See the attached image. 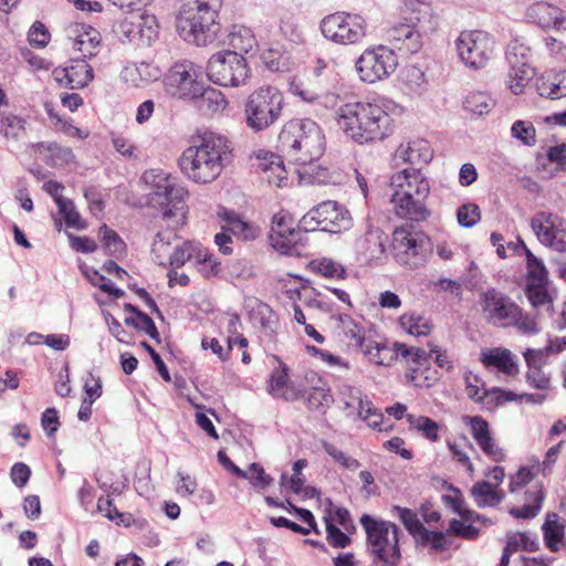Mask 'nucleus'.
I'll return each mask as SVG.
<instances>
[{"label":"nucleus","mask_w":566,"mask_h":566,"mask_svg":"<svg viewBox=\"0 0 566 566\" xmlns=\"http://www.w3.org/2000/svg\"><path fill=\"white\" fill-rule=\"evenodd\" d=\"M395 107L388 99L347 103L336 111V122L344 134L359 145L381 142L394 133L390 112Z\"/></svg>","instance_id":"1"},{"label":"nucleus","mask_w":566,"mask_h":566,"mask_svg":"<svg viewBox=\"0 0 566 566\" xmlns=\"http://www.w3.org/2000/svg\"><path fill=\"white\" fill-rule=\"evenodd\" d=\"M232 143L224 135L206 133L199 144L186 148L178 158L181 174L197 185L216 181L232 159Z\"/></svg>","instance_id":"2"},{"label":"nucleus","mask_w":566,"mask_h":566,"mask_svg":"<svg viewBox=\"0 0 566 566\" xmlns=\"http://www.w3.org/2000/svg\"><path fill=\"white\" fill-rule=\"evenodd\" d=\"M390 202L395 213L406 220L423 221L430 216L427 199L430 193L428 178L418 168H407L391 177Z\"/></svg>","instance_id":"3"},{"label":"nucleus","mask_w":566,"mask_h":566,"mask_svg":"<svg viewBox=\"0 0 566 566\" xmlns=\"http://www.w3.org/2000/svg\"><path fill=\"white\" fill-rule=\"evenodd\" d=\"M142 180L147 188L148 202L163 211V221L174 229L181 228L186 222V188L161 169L146 170Z\"/></svg>","instance_id":"4"},{"label":"nucleus","mask_w":566,"mask_h":566,"mask_svg":"<svg viewBox=\"0 0 566 566\" xmlns=\"http://www.w3.org/2000/svg\"><path fill=\"white\" fill-rule=\"evenodd\" d=\"M279 143L289 160L301 166L318 159L325 150L322 128L307 118L287 122L279 135Z\"/></svg>","instance_id":"5"},{"label":"nucleus","mask_w":566,"mask_h":566,"mask_svg":"<svg viewBox=\"0 0 566 566\" xmlns=\"http://www.w3.org/2000/svg\"><path fill=\"white\" fill-rule=\"evenodd\" d=\"M218 12L207 0H186L177 18V30L185 41L206 46L220 31Z\"/></svg>","instance_id":"6"},{"label":"nucleus","mask_w":566,"mask_h":566,"mask_svg":"<svg viewBox=\"0 0 566 566\" xmlns=\"http://www.w3.org/2000/svg\"><path fill=\"white\" fill-rule=\"evenodd\" d=\"M283 105V94L275 86L263 85L255 88L244 103L247 126L255 133L265 130L279 120Z\"/></svg>","instance_id":"7"},{"label":"nucleus","mask_w":566,"mask_h":566,"mask_svg":"<svg viewBox=\"0 0 566 566\" xmlns=\"http://www.w3.org/2000/svg\"><path fill=\"white\" fill-rule=\"evenodd\" d=\"M367 535L370 552L385 566H397L401 559L399 549V527L389 521L376 520L368 514L360 517Z\"/></svg>","instance_id":"8"},{"label":"nucleus","mask_w":566,"mask_h":566,"mask_svg":"<svg viewBox=\"0 0 566 566\" xmlns=\"http://www.w3.org/2000/svg\"><path fill=\"white\" fill-rule=\"evenodd\" d=\"M164 92L176 99L195 101L205 93L202 70L189 60L170 65L163 76Z\"/></svg>","instance_id":"9"},{"label":"nucleus","mask_w":566,"mask_h":566,"mask_svg":"<svg viewBox=\"0 0 566 566\" xmlns=\"http://www.w3.org/2000/svg\"><path fill=\"white\" fill-rule=\"evenodd\" d=\"M391 254L397 263L417 269L427 261L430 251L429 238L412 227H399L392 232Z\"/></svg>","instance_id":"10"},{"label":"nucleus","mask_w":566,"mask_h":566,"mask_svg":"<svg viewBox=\"0 0 566 566\" xmlns=\"http://www.w3.org/2000/svg\"><path fill=\"white\" fill-rule=\"evenodd\" d=\"M249 74L247 60L235 51L217 52L208 61L207 76L220 86L238 87L244 85Z\"/></svg>","instance_id":"11"},{"label":"nucleus","mask_w":566,"mask_h":566,"mask_svg":"<svg viewBox=\"0 0 566 566\" xmlns=\"http://www.w3.org/2000/svg\"><path fill=\"white\" fill-rule=\"evenodd\" d=\"M319 29L328 41L352 45L363 42L367 33V22L359 14L336 12L325 17Z\"/></svg>","instance_id":"12"},{"label":"nucleus","mask_w":566,"mask_h":566,"mask_svg":"<svg viewBox=\"0 0 566 566\" xmlns=\"http://www.w3.org/2000/svg\"><path fill=\"white\" fill-rule=\"evenodd\" d=\"M398 66L394 50L385 45L367 48L355 62L356 73L361 82L374 84L389 77Z\"/></svg>","instance_id":"13"},{"label":"nucleus","mask_w":566,"mask_h":566,"mask_svg":"<svg viewBox=\"0 0 566 566\" xmlns=\"http://www.w3.org/2000/svg\"><path fill=\"white\" fill-rule=\"evenodd\" d=\"M306 231L319 229L322 231L339 233L350 229L353 224L349 211L337 201L326 200L312 208L301 219Z\"/></svg>","instance_id":"14"},{"label":"nucleus","mask_w":566,"mask_h":566,"mask_svg":"<svg viewBox=\"0 0 566 566\" xmlns=\"http://www.w3.org/2000/svg\"><path fill=\"white\" fill-rule=\"evenodd\" d=\"M455 45L463 64L478 70L484 67L492 59L495 41L484 31H464L457 39Z\"/></svg>","instance_id":"15"},{"label":"nucleus","mask_w":566,"mask_h":566,"mask_svg":"<svg viewBox=\"0 0 566 566\" xmlns=\"http://www.w3.org/2000/svg\"><path fill=\"white\" fill-rule=\"evenodd\" d=\"M531 228L543 245L566 252V224L558 214L538 211L531 219Z\"/></svg>","instance_id":"16"},{"label":"nucleus","mask_w":566,"mask_h":566,"mask_svg":"<svg viewBox=\"0 0 566 566\" xmlns=\"http://www.w3.org/2000/svg\"><path fill=\"white\" fill-rule=\"evenodd\" d=\"M481 310L484 318L492 325L509 327L518 314V306L507 296L494 289L488 290L481 296Z\"/></svg>","instance_id":"17"},{"label":"nucleus","mask_w":566,"mask_h":566,"mask_svg":"<svg viewBox=\"0 0 566 566\" xmlns=\"http://www.w3.org/2000/svg\"><path fill=\"white\" fill-rule=\"evenodd\" d=\"M525 21L543 30L566 31V13L564 10L546 1L531 3L524 13Z\"/></svg>","instance_id":"18"},{"label":"nucleus","mask_w":566,"mask_h":566,"mask_svg":"<svg viewBox=\"0 0 566 566\" xmlns=\"http://www.w3.org/2000/svg\"><path fill=\"white\" fill-rule=\"evenodd\" d=\"M363 354L376 365H390L391 361L398 357L409 358L417 356L419 359L424 358V350L407 347L405 344H395V349L389 348L386 344L368 340L366 347H363Z\"/></svg>","instance_id":"19"},{"label":"nucleus","mask_w":566,"mask_h":566,"mask_svg":"<svg viewBox=\"0 0 566 566\" xmlns=\"http://www.w3.org/2000/svg\"><path fill=\"white\" fill-rule=\"evenodd\" d=\"M53 77L61 86L76 90L87 86L94 78V72L86 60L76 59L65 67H56Z\"/></svg>","instance_id":"20"},{"label":"nucleus","mask_w":566,"mask_h":566,"mask_svg":"<svg viewBox=\"0 0 566 566\" xmlns=\"http://www.w3.org/2000/svg\"><path fill=\"white\" fill-rule=\"evenodd\" d=\"M301 232L295 229L293 220L282 213L274 214L270 230L272 247L281 253L287 254L300 240Z\"/></svg>","instance_id":"21"},{"label":"nucleus","mask_w":566,"mask_h":566,"mask_svg":"<svg viewBox=\"0 0 566 566\" xmlns=\"http://www.w3.org/2000/svg\"><path fill=\"white\" fill-rule=\"evenodd\" d=\"M334 321L335 333L339 340L346 343L348 347L359 349L363 353V347H366V344L370 340L366 336V328L346 314L338 315Z\"/></svg>","instance_id":"22"},{"label":"nucleus","mask_w":566,"mask_h":566,"mask_svg":"<svg viewBox=\"0 0 566 566\" xmlns=\"http://www.w3.org/2000/svg\"><path fill=\"white\" fill-rule=\"evenodd\" d=\"M255 167L261 171L262 179L269 184L281 187L287 179L281 156L266 150H259L255 155Z\"/></svg>","instance_id":"23"},{"label":"nucleus","mask_w":566,"mask_h":566,"mask_svg":"<svg viewBox=\"0 0 566 566\" xmlns=\"http://www.w3.org/2000/svg\"><path fill=\"white\" fill-rule=\"evenodd\" d=\"M395 158L412 166H421L432 159V149L427 140L417 138L400 144L396 149Z\"/></svg>","instance_id":"24"},{"label":"nucleus","mask_w":566,"mask_h":566,"mask_svg":"<svg viewBox=\"0 0 566 566\" xmlns=\"http://www.w3.org/2000/svg\"><path fill=\"white\" fill-rule=\"evenodd\" d=\"M167 227L166 230L159 231L156 233L153 243H151V259L155 263H157L160 266L167 268L172 249H174V241L177 240V231L180 228L174 229L171 226H168L166 222H164Z\"/></svg>","instance_id":"25"},{"label":"nucleus","mask_w":566,"mask_h":566,"mask_svg":"<svg viewBox=\"0 0 566 566\" xmlns=\"http://www.w3.org/2000/svg\"><path fill=\"white\" fill-rule=\"evenodd\" d=\"M480 359L485 367L496 368L507 376H514L518 373L513 354L506 348L495 347L482 350Z\"/></svg>","instance_id":"26"},{"label":"nucleus","mask_w":566,"mask_h":566,"mask_svg":"<svg viewBox=\"0 0 566 566\" xmlns=\"http://www.w3.org/2000/svg\"><path fill=\"white\" fill-rule=\"evenodd\" d=\"M541 96L558 99L566 96V71H546L537 82Z\"/></svg>","instance_id":"27"},{"label":"nucleus","mask_w":566,"mask_h":566,"mask_svg":"<svg viewBox=\"0 0 566 566\" xmlns=\"http://www.w3.org/2000/svg\"><path fill=\"white\" fill-rule=\"evenodd\" d=\"M545 493L542 484H535L525 492V503L521 507H512L509 513L515 518H533L541 509Z\"/></svg>","instance_id":"28"},{"label":"nucleus","mask_w":566,"mask_h":566,"mask_svg":"<svg viewBox=\"0 0 566 566\" xmlns=\"http://www.w3.org/2000/svg\"><path fill=\"white\" fill-rule=\"evenodd\" d=\"M269 392L273 397L293 401L298 398V390L290 381L286 367L275 368L269 381Z\"/></svg>","instance_id":"29"},{"label":"nucleus","mask_w":566,"mask_h":566,"mask_svg":"<svg viewBox=\"0 0 566 566\" xmlns=\"http://www.w3.org/2000/svg\"><path fill=\"white\" fill-rule=\"evenodd\" d=\"M355 247L365 260L379 258L385 251L382 232L379 229H369L356 241Z\"/></svg>","instance_id":"30"},{"label":"nucleus","mask_w":566,"mask_h":566,"mask_svg":"<svg viewBox=\"0 0 566 566\" xmlns=\"http://www.w3.org/2000/svg\"><path fill=\"white\" fill-rule=\"evenodd\" d=\"M471 495L478 507H493L504 500L502 490L495 489L491 482L481 481L473 484Z\"/></svg>","instance_id":"31"},{"label":"nucleus","mask_w":566,"mask_h":566,"mask_svg":"<svg viewBox=\"0 0 566 566\" xmlns=\"http://www.w3.org/2000/svg\"><path fill=\"white\" fill-rule=\"evenodd\" d=\"M81 30L73 42V48L82 53L84 60L93 57L101 46V33L92 27L82 25Z\"/></svg>","instance_id":"32"},{"label":"nucleus","mask_w":566,"mask_h":566,"mask_svg":"<svg viewBox=\"0 0 566 566\" xmlns=\"http://www.w3.org/2000/svg\"><path fill=\"white\" fill-rule=\"evenodd\" d=\"M201 249L202 244L196 241H184L181 244H175L167 266L179 269L187 261H196L203 256Z\"/></svg>","instance_id":"33"},{"label":"nucleus","mask_w":566,"mask_h":566,"mask_svg":"<svg viewBox=\"0 0 566 566\" xmlns=\"http://www.w3.org/2000/svg\"><path fill=\"white\" fill-rule=\"evenodd\" d=\"M399 325L407 334L416 337L428 336L432 329L431 321L415 311L402 314L399 317Z\"/></svg>","instance_id":"34"},{"label":"nucleus","mask_w":566,"mask_h":566,"mask_svg":"<svg viewBox=\"0 0 566 566\" xmlns=\"http://www.w3.org/2000/svg\"><path fill=\"white\" fill-rule=\"evenodd\" d=\"M228 44L241 55L249 53L256 45L255 36L251 29L235 24L228 34Z\"/></svg>","instance_id":"35"},{"label":"nucleus","mask_w":566,"mask_h":566,"mask_svg":"<svg viewBox=\"0 0 566 566\" xmlns=\"http://www.w3.org/2000/svg\"><path fill=\"white\" fill-rule=\"evenodd\" d=\"M411 361L416 366H410V371L407 374L408 380L417 387H431L438 377L436 371L424 368L428 363L427 353L424 352V358L420 359L417 356H411Z\"/></svg>","instance_id":"36"},{"label":"nucleus","mask_w":566,"mask_h":566,"mask_svg":"<svg viewBox=\"0 0 566 566\" xmlns=\"http://www.w3.org/2000/svg\"><path fill=\"white\" fill-rule=\"evenodd\" d=\"M535 75L534 69L526 62L521 65H511L507 73L506 84L514 94H521Z\"/></svg>","instance_id":"37"},{"label":"nucleus","mask_w":566,"mask_h":566,"mask_svg":"<svg viewBox=\"0 0 566 566\" xmlns=\"http://www.w3.org/2000/svg\"><path fill=\"white\" fill-rule=\"evenodd\" d=\"M125 311H129L134 313V316H129L125 318V324L127 326H133L137 331L145 332L156 342H159V333L154 321L145 313L139 311L137 307L132 304L125 305Z\"/></svg>","instance_id":"38"},{"label":"nucleus","mask_w":566,"mask_h":566,"mask_svg":"<svg viewBox=\"0 0 566 566\" xmlns=\"http://www.w3.org/2000/svg\"><path fill=\"white\" fill-rule=\"evenodd\" d=\"M228 230L243 241L254 240L259 234V228L251 222L243 220L235 212L226 214Z\"/></svg>","instance_id":"39"},{"label":"nucleus","mask_w":566,"mask_h":566,"mask_svg":"<svg viewBox=\"0 0 566 566\" xmlns=\"http://www.w3.org/2000/svg\"><path fill=\"white\" fill-rule=\"evenodd\" d=\"M544 539L552 552H558L564 537V525L558 523V515L547 514L543 524Z\"/></svg>","instance_id":"40"},{"label":"nucleus","mask_w":566,"mask_h":566,"mask_svg":"<svg viewBox=\"0 0 566 566\" xmlns=\"http://www.w3.org/2000/svg\"><path fill=\"white\" fill-rule=\"evenodd\" d=\"M516 399L517 394L513 391L492 388L491 390H483L475 402L480 403L482 409L491 411L506 401H514Z\"/></svg>","instance_id":"41"},{"label":"nucleus","mask_w":566,"mask_h":566,"mask_svg":"<svg viewBox=\"0 0 566 566\" xmlns=\"http://www.w3.org/2000/svg\"><path fill=\"white\" fill-rule=\"evenodd\" d=\"M521 244L526 255L527 283H548V272L543 260L535 256L524 241H521Z\"/></svg>","instance_id":"42"},{"label":"nucleus","mask_w":566,"mask_h":566,"mask_svg":"<svg viewBox=\"0 0 566 566\" xmlns=\"http://www.w3.org/2000/svg\"><path fill=\"white\" fill-rule=\"evenodd\" d=\"M493 106L494 102L491 96L483 92L470 93L463 102V107L467 112L479 116L488 114Z\"/></svg>","instance_id":"43"},{"label":"nucleus","mask_w":566,"mask_h":566,"mask_svg":"<svg viewBox=\"0 0 566 566\" xmlns=\"http://www.w3.org/2000/svg\"><path fill=\"white\" fill-rule=\"evenodd\" d=\"M527 297L534 307L552 310L553 298L548 292V283H527Z\"/></svg>","instance_id":"44"},{"label":"nucleus","mask_w":566,"mask_h":566,"mask_svg":"<svg viewBox=\"0 0 566 566\" xmlns=\"http://www.w3.org/2000/svg\"><path fill=\"white\" fill-rule=\"evenodd\" d=\"M410 428L418 430L427 439L437 441L439 439V424L423 416L406 415Z\"/></svg>","instance_id":"45"},{"label":"nucleus","mask_w":566,"mask_h":566,"mask_svg":"<svg viewBox=\"0 0 566 566\" xmlns=\"http://www.w3.org/2000/svg\"><path fill=\"white\" fill-rule=\"evenodd\" d=\"M307 467V461L305 459H300L293 464V475L289 479L287 484L289 489L296 493L301 494L304 492L305 495L313 496L316 492L313 488H305V476L302 471Z\"/></svg>","instance_id":"46"},{"label":"nucleus","mask_w":566,"mask_h":566,"mask_svg":"<svg viewBox=\"0 0 566 566\" xmlns=\"http://www.w3.org/2000/svg\"><path fill=\"white\" fill-rule=\"evenodd\" d=\"M105 251L111 255H120L125 252L126 244L122 238L106 224L99 228L98 232Z\"/></svg>","instance_id":"47"},{"label":"nucleus","mask_w":566,"mask_h":566,"mask_svg":"<svg viewBox=\"0 0 566 566\" xmlns=\"http://www.w3.org/2000/svg\"><path fill=\"white\" fill-rule=\"evenodd\" d=\"M312 266L315 272H317L318 274H321L325 277H331V279H344L345 277V273H346L345 268L340 263H338L332 259L323 258L319 260H315L312 262Z\"/></svg>","instance_id":"48"},{"label":"nucleus","mask_w":566,"mask_h":566,"mask_svg":"<svg viewBox=\"0 0 566 566\" xmlns=\"http://www.w3.org/2000/svg\"><path fill=\"white\" fill-rule=\"evenodd\" d=\"M138 28L139 41L142 44L149 45L157 36V20L153 14H142L136 22Z\"/></svg>","instance_id":"49"},{"label":"nucleus","mask_w":566,"mask_h":566,"mask_svg":"<svg viewBox=\"0 0 566 566\" xmlns=\"http://www.w3.org/2000/svg\"><path fill=\"white\" fill-rule=\"evenodd\" d=\"M506 57L510 65H521L522 62L528 63L531 57V48L522 39H514L507 46Z\"/></svg>","instance_id":"50"},{"label":"nucleus","mask_w":566,"mask_h":566,"mask_svg":"<svg viewBox=\"0 0 566 566\" xmlns=\"http://www.w3.org/2000/svg\"><path fill=\"white\" fill-rule=\"evenodd\" d=\"M200 97L202 98L203 106L213 114L222 113L229 104L223 93L216 88H207L205 86V93Z\"/></svg>","instance_id":"51"},{"label":"nucleus","mask_w":566,"mask_h":566,"mask_svg":"<svg viewBox=\"0 0 566 566\" xmlns=\"http://www.w3.org/2000/svg\"><path fill=\"white\" fill-rule=\"evenodd\" d=\"M201 253L203 256L198 258L195 261L198 272L203 277H207V279L217 276L221 272V263L218 261V259L213 254H211L203 247L201 249Z\"/></svg>","instance_id":"52"},{"label":"nucleus","mask_w":566,"mask_h":566,"mask_svg":"<svg viewBox=\"0 0 566 566\" xmlns=\"http://www.w3.org/2000/svg\"><path fill=\"white\" fill-rule=\"evenodd\" d=\"M476 444L483 453L494 462H502L505 459V451L499 446L492 432L478 439Z\"/></svg>","instance_id":"53"},{"label":"nucleus","mask_w":566,"mask_h":566,"mask_svg":"<svg viewBox=\"0 0 566 566\" xmlns=\"http://www.w3.org/2000/svg\"><path fill=\"white\" fill-rule=\"evenodd\" d=\"M24 130V120L15 115L8 114L0 118V134L6 138L18 139Z\"/></svg>","instance_id":"54"},{"label":"nucleus","mask_w":566,"mask_h":566,"mask_svg":"<svg viewBox=\"0 0 566 566\" xmlns=\"http://www.w3.org/2000/svg\"><path fill=\"white\" fill-rule=\"evenodd\" d=\"M57 207L59 213L62 216L67 227L75 229H84L86 227L72 200L66 198L61 201Z\"/></svg>","instance_id":"55"},{"label":"nucleus","mask_w":566,"mask_h":566,"mask_svg":"<svg viewBox=\"0 0 566 566\" xmlns=\"http://www.w3.org/2000/svg\"><path fill=\"white\" fill-rule=\"evenodd\" d=\"M417 541L421 545H429L434 552L444 551L449 547L444 533L430 531L426 527L418 535Z\"/></svg>","instance_id":"56"},{"label":"nucleus","mask_w":566,"mask_h":566,"mask_svg":"<svg viewBox=\"0 0 566 566\" xmlns=\"http://www.w3.org/2000/svg\"><path fill=\"white\" fill-rule=\"evenodd\" d=\"M464 520L453 518L449 523L447 533L464 539H475L480 535V530Z\"/></svg>","instance_id":"57"},{"label":"nucleus","mask_w":566,"mask_h":566,"mask_svg":"<svg viewBox=\"0 0 566 566\" xmlns=\"http://www.w3.org/2000/svg\"><path fill=\"white\" fill-rule=\"evenodd\" d=\"M394 511L397 512L400 521L402 522V524L405 525V527L407 528V531L413 536V537H418V535L422 532V530L424 528V526L421 524V522L419 521L417 514L409 510V509H406V507H400V506H395L394 507Z\"/></svg>","instance_id":"58"},{"label":"nucleus","mask_w":566,"mask_h":566,"mask_svg":"<svg viewBox=\"0 0 566 566\" xmlns=\"http://www.w3.org/2000/svg\"><path fill=\"white\" fill-rule=\"evenodd\" d=\"M512 136L520 139L527 146L536 143V132L532 123L525 120H516L511 128Z\"/></svg>","instance_id":"59"},{"label":"nucleus","mask_w":566,"mask_h":566,"mask_svg":"<svg viewBox=\"0 0 566 566\" xmlns=\"http://www.w3.org/2000/svg\"><path fill=\"white\" fill-rule=\"evenodd\" d=\"M307 406L313 410L326 408L333 402V396L325 386L314 387L307 396Z\"/></svg>","instance_id":"60"},{"label":"nucleus","mask_w":566,"mask_h":566,"mask_svg":"<svg viewBox=\"0 0 566 566\" xmlns=\"http://www.w3.org/2000/svg\"><path fill=\"white\" fill-rule=\"evenodd\" d=\"M457 219L461 227L471 228L481 219L480 208L475 203L462 205L457 212Z\"/></svg>","instance_id":"61"},{"label":"nucleus","mask_w":566,"mask_h":566,"mask_svg":"<svg viewBox=\"0 0 566 566\" xmlns=\"http://www.w3.org/2000/svg\"><path fill=\"white\" fill-rule=\"evenodd\" d=\"M525 378L526 382L531 387L539 391H548L551 389V377L542 369V367L528 368Z\"/></svg>","instance_id":"62"},{"label":"nucleus","mask_w":566,"mask_h":566,"mask_svg":"<svg viewBox=\"0 0 566 566\" xmlns=\"http://www.w3.org/2000/svg\"><path fill=\"white\" fill-rule=\"evenodd\" d=\"M506 545L514 552L518 549L534 552L537 548V542L524 532L509 534Z\"/></svg>","instance_id":"63"},{"label":"nucleus","mask_w":566,"mask_h":566,"mask_svg":"<svg viewBox=\"0 0 566 566\" xmlns=\"http://www.w3.org/2000/svg\"><path fill=\"white\" fill-rule=\"evenodd\" d=\"M247 480L258 489L265 490L273 483V478L265 473L264 469L259 463H252L249 467Z\"/></svg>","instance_id":"64"}]
</instances>
